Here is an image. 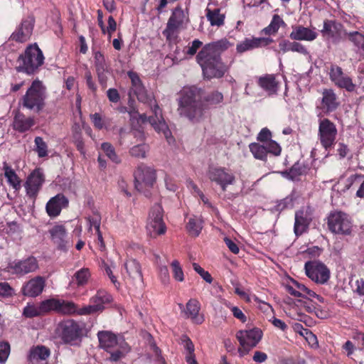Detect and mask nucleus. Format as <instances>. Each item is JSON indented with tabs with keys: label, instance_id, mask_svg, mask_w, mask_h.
<instances>
[{
	"label": "nucleus",
	"instance_id": "1",
	"mask_svg": "<svg viewBox=\"0 0 364 364\" xmlns=\"http://www.w3.org/2000/svg\"><path fill=\"white\" fill-rule=\"evenodd\" d=\"M127 74L132 82L133 92L136 95L138 100L143 102H148L150 100L151 110L154 114V116L148 117L145 114H142L139 115V119L142 122H149L157 132L163 133L164 136L168 140L171 132L162 116L161 109L155 103V101H153L147 95L139 75L132 71L128 72Z\"/></svg>",
	"mask_w": 364,
	"mask_h": 364
},
{
	"label": "nucleus",
	"instance_id": "2",
	"mask_svg": "<svg viewBox=\"0 0 364 364\" xmlns=\"http://www.w3.org/2000/svg\"><path fill=\"white\" fill-rule=\"evenodd\" d=\"M208 107L203 101L200 90L196 87L185 88L178 101V112L193 123L206 118Z\"/></svg>",
	"mask_w": 364,
	"mask_h": 364
},
{
	"label": "nucleus",
	"instance_id": "3",
	"mask_svg": "<svg viewBox=\"0 0 364 364\" xmlns=\"http://www.w3.org/2000/svg\"><path fill=\"white\" fill-rule=\"evenodd\" d=\"M97 338L100 346L110 353V360L112 361L120 360L130 351V347L124 338L117 336L112 331H99Z\"/></svg>",
	"mask_w": 364,
	"mask_h": 364
},
{
	"label": "nucleus",
	"instance_id": "4",
	"mask_svg": "<svg viewBox=\"0 0 364 364\" xmlns=\"http://www.w3.org/2000/svg\"><path fill=\"white\" fill-rule=\"evenodd\" d=\"M46 87L42 81L36 79L32 82L20 102L23 107L36 113H39L46 107Z\"/></svg>",
	"mask_w": 364,
	"mask_h": 364
},
{
	"label": "nucleus",
	"instance_id": "5",
	"mask_svg": "<svg viewBox=\"0 0 364 364\" xmlns=\"http://www.w3.org/2000/svg\"><path fill=\"white\" fill-rule=\"evenodd\" d=\"M17 61L18 63V70L31 75L35 73L43 64L44 56L41 49L35 43L28 46L24 53L19 55Z\"/></svg>",
	"mask_w": 364,
	"mask_h": 364
},
{
	"label": "nucleus",
	"instance_id": "6",
	"mask_svg": "<svg viewBox=\"0 0 364 364\" xmlns=\"http://www.w3.org/2000/svg\"><path fill=\"white\" fill-rule=\"evenodd\" d=\"M112 296L104 289H100L90 299V304L85 306L79 309H77V314L79 315H91L102 312L105 305L111 303Z\"/></svg>",
	"mask_w": 364,
	"mask_h": 364
},
{
	"label": "nucleus",
	"instance_id": "7",
	"mask_svg": "<svg viewBox=\"0 0 364 364\" xmlns=\"http://www.w3.org/2000/svg\"><path fill=\"white\" fill-rule=\"evenodd\" d=\"M146 229L151 237H156L166 232L163 208L160 204L156 203L151 208L147 219Z\"/></svg>",
	"mask_w": 364,
	"mask_h": 364
},
{
	"label": "nucleus",
	"instance_id": "8",
	"mask_svg": "<svg viewBox=\"0 0 364 364\" xmlns=\"http://www.w3.org/2000/svg\"><path fill=\"white\" fill-rule=\"evenodd\" d=\"M40 306L43 314H47L51 311L62 314H72L77 311V306L73 301L54 298L41 301Z\"/></svg>",
	"mask_w": 364,
	"mask_h": 364
},
{
	"label": "nucleus",
	"instance_id": "9",
	"mask_svg": "<svg viewBox=\"0 0 364 364\" xmlns=\"http://www.w3.org/2000/svg\"><path fill=\"white\" fill-rule=\"evenodd\" d=\"M337 134V128L333 122L328 119L319 121L318 136L321 146L326 150L334 145Z\"/></svg>",
	"mask_w": 364,
	"mask_h": 364
},
{
	"label": "nucleus",
	"instance_id": "10",
	"mask_svg": "<svg viewBox=\"0 0 364 364\" xmlns=\"http://www.w3.org/2000/svg\"><path fill=\"white\" fill-rule=\"evenodd\" d=\"M236 337L242 347V350L240 349L239 352L241 355H244L260 341L262 337V331L257 328L239 331L236 334Z\"/></svg>",
	"mask_w": 364,
	"mask_h": 364
},
{
	"label": "nucleus",
	"instance_id": "11",
	"mask_svg": "<svg viewBox=\"0 0 364 364\" xmlns=\"http://www.w3.org/2000/svg\"><path fill=\"white\" fill-rule=\"evenodd\" d=\"M82 326L72 319L60 322L57 328L59 336L65 343L77 341L82 335Z\"/></svg>",
	"mask_w": 364,
	"mask_h": 364
},
{
	"label": "nucleus",
	"instance_id": "12",
	"mask_svg": "<svg viewBox=\"0 0 364 364\" xmlns=\"http://www.w3.org/2000/svg\"><path fill=\"white\" fill-rule=\"evenodd\" d=\"M328 227L333 233L348 235L351 232L352 224L346 213L336 212L329 215Z\"/></svg>",
	"mask_w": 364,
	"mask_h": 364
},
{
	"label": "nucleus",
	"instance_id": "13",
	"mask_svg": "<svg viewBox=\"0 0 364 364\" xmlns=\"http://www.w3.org/2000/svg\"><path fill=\"white\" fill-rule=\"evenodd\" d=\"M304 269L307 277L317 284H325L330 278L329 269L319 261L306 262Z\"/></svg>",
	"mask_w": 364,
	"mask_h": 364
},
{
	"label": "nucleus",
	"instance_id": "14",
	"mask_svg": "<svg viewBox=\"0 0 364 364\" xmlns=\"http://www.w3.org/2000/svg\"><path fill=\"white\" fill-rule=\"evenodd\" d=\"M187 17L181 7H176L168 20L166 28L163 34L167 40L173 41L177 38L178 30L183 26Z\"/></svg>",
	"mask_w": 364,
	"mask_h": 364
},
{
	"label": "nucleus",
	"instance_id": "15",
	"mask_svg": "<svg viewBox=\"0 0 364 364\" xmlns=\"http://www.w3.org/2000/svg\"><path fill=\"white\" fill-rule=\"evenodd\" d=\"M134 179L135 188L140 192H145L155 183L156 173L152 168L140 166L134 172Z\"/></svg>",
	"mask_w": 364,
	"mask_h": 364
},
{
	"label": "nucleus",
	"instance_id": "16",
	"mask_svg": "<svg viewBox=\"0 0 364 364\" xmlns=\"http://www.w3.org/2000/svg\"><path fill=\"white\" fill-rule=\"evenodd\" d=\"M328 74L331 81L337 87L346 89L348 92L355 90V85L353 83L352 79L343 73L340 66L331 64Z\"/></svg>",
	"mask_w": 364,
	"mask_h": 364
},
{
	"label": "nucleus",
	"instance_id": "17",
	"mask_svg": "<svg viewBox=\"0 0 364 364\" xmlns=\"http://www.w3.org/2000/svg\"><path fill=\"white\" fill-rule=\"evenodd\" d=\"M208 176L211 181L218 184L223 191H226L228 185L234 183L235 177L233 173L223 167H210Z\"/></svg>",
	"mask_w": 364,
	"mask_h": 364
},
{
	"label": "nucleus",
	"instance_id": "18",
	"mask_svg": "<svg viewBox=\"0 0 364 364\" xmlns=\"http://www.w3.org/2000/svg\"><path fill=\"white\" fill-rule=\"evenodd\" d=\"M34 24L35 18L33 16L26 17L11 34V39L19 43L27 41L32 34Z\"/></svg>",
	"mask_w": 364,
	"mask_h": 364
},
{
	"label": "nucleus",
	"instance_id": "19",
	"mask_svg": "<svg viewBox=\"0 0 364 364\" xmlns=\"http://www.w3.org/2000/svg\"><path fill=\"white\" fill-rule=\"evenodd\" d=\"M312 221V211L309 207L301 208L295 213L294 231L296 236H300L307 231Z\"/></svg>",
	"mask_w": 364,
	"mask_h": 364
},
{
	"label": "nucleus",
	"instance_id": "20",
	"mask_svg": "<svg viewBox=\"0 0 364 364\" xmlns=\"http://www.w3.org/2000/svg\"><path fill=\"white\" fill-rule=\"evenodd\" d=\"M124 278L134 285L142 284L143 276L139 263L136 259H129L124 263Z\"/></svg>",
	"mask_w": 364,
	"mask_h": 364
},
{
	"label": "nucleus",
	"instance_id": "21",
	"mask_svg": "<svg viewBox=\"0 0 364 364\" xmlns=\"http://www.w3.org/2000/svg\"><path fill=\"white\" fill-rule=\"evenodd\" d=\"M43 182L44 176L43 173L40 169H35L28 176L25 183L27 195L30 198H36Z\"/></svg>",
	"mask_w": 364,
	"mask_h": 364
},
{
	"label": "nucleus",
	"instance_id": "22",
	"mask_svg": "<svg viewBox=\"0 0 364 364\" xmlns=\"http://www.w3.org/2000/svg\"><path fill=\"white\" fill-rule=\"evenodd\" d=\"M94 64L98 81L103 87H105L107 86V76L110 73V68L106 62L104 55L101 52H95Z\"/></svg>",
	"mask_w": 364,
	"mask_h": 364
},
{
	"label": "nucleus",
	"instance_id": "23",
	"mask_svg": "<svg viewBox=\"0 0 364 364\" xmlns=\"http://www.w3.org/2000/svg\"><path fill=\"white\" fill-rule=\"evenodd\" d=\"M321 33L324 37L331 38L334 43H338L346 37L347 32L343 30V26L341 23L326 20L323 22Z\"/></svg>",
	"mask_w": 364,
	"mask_h": 364
},
{
	"label": "nucleus",
	"instance_id": "24",
	"mask_svg": "<svg viewBox=\"0 0 364 364\" xmlns=\"http://www.w3.org/2000/svg\"><path fill=\"white\" fill-rule=\"evenodd\" d=\"M318 37L315 28H310L301 25H294L291 26V31L289 38L293 41H313Z\"/></svg>",
	"mask_w": 364,
	"mask_h": 364
},
{
	"label": "nucleus",
	"instance_id": "25",
	"mask_svg": "<svg viewBox=\"0 0 364 364\" xmlns=\"http://www.w3.org/2000/svg\"><path fill=\"white\" fill-rule=\"evenodd\" d=\"M9 268L13 273L23 275L35 272L38 268V264L36 259L31 257L11 264Z\"/></svg>",
	"mask_w": 364,
	"mask_h": 364
},
{
	"label": "nucleus",
	"instance_id": "26",
	"mask_svg": "<svg viewBox=\"0 0 364 364\" xmlns=\"http://www.w3.org/2000/svg\"><path fill=\"white\" fill-rule=\"evenodd\" d=\"M201 68L204 77L207 79L220 78L228 70V68L221 61V59L214 61V63H209Z\"/></svg>",
	"mask_w": 364,
	"mask_h": 364
},
{
	"label": "nucleus",
	"instance_id": "27",
	"mask_svg": "<svg viewBox=\"0 0 364 364\" xmlns=\"http://www.w3.org/2000/svg\"><path fill=\"white\" fill-rule=\"evenodd\" d=\"M45 287V279L42 277H36L28 281L23 287V294L27 296L35 297L43 291Z\"/></svg>",
	"mask_w": 364,
	"mask_h": 364
},
{
	"label": "nucleus",
	"instance_id": "28",
	"mask_svg": "<svg viewBox=\"0 0 364 364\" xmlns=\"http://www.w3.org/2000/svg\"><path fill=\"white\" fill-rule=\"evenodd\" d=\"M200 311V302L196 299H191L186 304L184 314L187 318L191 319L193 323L201 324L204 321V316L199 314Z\"/></svg>",
	"mask_w": 364,
	"mask_h": 364
},
{
	"label": "nucleus",
	"instance_id": "29",
	"mask_svg": "<svg viewBox=\"0 0 364 364\" xmlns=\"http://www.w3.org/2000/svg\"><path fill=\"white\" fill-rule=\"evenodd\" d=\"M68 200L62 194H58L52 198L46 204V211L49 216H58L63 208L67 207Z\"/></svg>",
	"mask_w": 364,
	"mask_h": 364
},
{
	"label": "nucleus",
	"instance_id": "30",
	"mask_svg": "<svg viewBox=\"0 0 364 364\" xmlns=\"http://www.w3.org/2000/svg\"><path fill=\"white\" fill-rule=\"evenodd\" d=\"M50 350L43 346H38L31 349L28 361L30 364H48Z\"/></svg>",
	"mask_w": 364,
	"mask_h": 364
},
{
	"label": "nucleus",
	"instance_id": "31",
	"mask_svg": "<svg viewBox=\"0 0 364 364\" xmlns=\"http://www.w3.org/2000/svg\"><path fill=\"white\" fill-rule=\"evenodd\" d=\"M257 84L269 95L276 94L279 87V82L277 80L276 76L272 74H266L259 77Z\"/></svg>",
	"mask_w": 364,
	"mask_h": 364
},
{
	"label": "nucleus",
	"instance_id": "32",
	"mask_svg": "<svg viewBox=\"0 0 364 364\" xmlns=\"http://www.w3.org/2000/svg\"><path fill=\"white\" fill-rule=\"evenodd\" d=\"M35 124V120L31 117H26L19 111H16L13 121V128L23 133L29 130Z\"/></svg>",
	"mask_w": 364,
	"mask_h": 364
},
{
	"label": "nucleus",
	"instance_id": "33",
	"mask_svg": "<svg viewBox=\"0 0 364 364\" xmlns=\"http://www.w3.org/2000/svg\"><path fill=\"white\" fill-rule=\"evenodd\" d=\"M49 233L50 234L52 241L57 245L58 248L65 250L67 232L65 227L61 225H55L50 229Z\"/></svg>",
	"mask_w": 364,
	"mask_h": 364
},
{
	"label": "nucleus",
	"instance_id": "34",
	"mask_svg": "<svg viewBox=\"0 0 364 364\" xmlns=\"http://www.w3.org/2000/svg\"><path fill=\"white\" fill-rule=\"evenodd\" d=\"M220 59L221 58L216 55L208 44L205 45L196 55V61L200 67Z\"/></svg>",
	"mask_w": 364,
	"mask_h": 364
},
{
	"label": "nucleus",
	"instance_id": "35",
	"mask_svg": "<svg viewBox=\"0 0 364 364\" xmlns=\"http://www.w3.org/2000/svg\"><path fill=\"white\" fill-rule=\"evenodd\" d=\"M322 106L327 112L335 110L338 106L336 95L331 89H325L322 92Z\"/></svg>",
	"mask_w": 364,
	"mask_h": 364
},
{
	"label": "nucleus",
	"instance_id": "36",
	"mask_svg": "<svg viewBox=\"0 0 364 364\" xmlns=\"http://www.w3.org/2000/svg\"><path fill=\"white\" fill-rule=\"evenodd\" d=\"M3 170L8 183L14 189L18 191L21 187V181L16 173L15 171L6 162H4L3 164Z\"/></svg>",
	"mask_w": 364,
	"mask_h": 364
},
{
	"label": "nucleus",
	"instance_id": "37",
	"mask_svg": "<svg viewBox=\"0 0 364 364\" xmlns=\"http://www.w3.org/2000/svg\"><path fill=\"white\" fill-rule=\"evenodd\" d=\"M264 41V38H245L237 45V51L239 53H242L247 50L258 48L261 43Z\"/></svg>",
	"mask_w": 364,
	"mask_h": 364
},
{
	"label": "nucleus",
	"instance_id": "38",
	"mask_svg": "<svg viewBox=\"0 0 364 364\" xmlns=\"http://www.w3.org/2000/svg\"><path fill=\"white\" fill-rule=\"evenodd\" d=\"M206 17L210 21L211 26L220 27L224 24L225 15L220 13V9H214L213 10H211L210 9L207 8Z\"/></svg>",
	"mask_w": 364,
	"mask_h": 364
},
{
	"label": "nucleus",
	"instance_id": "39",
	"mask_svg": "<svg viewBox=\"0 0 364 364\" xmlns=\"http://www.w3.org/2000/svg\"><path fill=\"white\" fill-rule=\"evenodd\" d=\"M250 150L254 157L257 159L266 161L267 156V150L264 144L251 143L249 145Z\"/></svg>",
	"mask_w": 364,
	"mask_h": 364
},
{
	"label": "nucleus",
	"instance_id": "40",
	"mask_svg": "<svg viewBox=\"0 0 364 364\" xmlns=\"http://www.w3.org/2000/svg\"><path fill=\"white\" fill-rule=\"evenodd\" d=\"M208 44L210 45V47L218 58H220L222 53L232 46V44L226 38H223L218 41H214Z\"/></svg>",
	"mask_w": 364,
	"mask_h": 364
},
{
	"label": "nucleus",
	"instance_id": "41",
	"mask_svg": "<svg viewBox=\"0 0 364 364\" xmlns=\"http://www.w3.org/2000/svg\"><path fill=\"white\" fill-rule=\"evenodd\" d=\"M90 276L91 274L88 268H82L74 274L73 279L75 280L78 287L85 286L87 284Z\"/></svg>",
	"mask_w": 364,
	"mask_h": 364
},
{
	"label": "nucleus",
	"instance_id": "42",
	"mask_svg": "<svg viewBox=\"0 0 364 364\" xmlns=\"http://www.w3.org/2000/svg\"><path fill=\"white\" fill-rule=\"evenodd\" d=\"M223 100V95L221 92L218 91H214L208 95H207L203 99V101L205 102V105L208 106V109H210V106L217 105L221 103Z\"/></svg>",
	"mask_w": 364,
	"mask_h": 364
},
{
	"label": "nucleus",
	"instance_id": "43",
	"mask_svg": "<svg viewBox=\"0 0 364 364\" xmlns=\"http://www.w3.org/2000/svg\"><path fill=\"white\" fill-rule=\"evenodd\" d=\"M186 228L190 235L196 237L202 230V221L199 218H191L189 219Z\"/></svg>",
	"mask_w": 364,
	"mask_h": 364
},
{
	"label": "nucleus",
	"instance_id": "44",
	"mask_svg": "<svg viewBox=\"0 0 364 364\" xmlns=\"http://www.w3.org/2000/svg\"><path fill=\"white\" fill-rule=\"evenodd\" d=\"M284 23V22L282 19V18L279 15L275 14L273 16V18H272V20L270 24L264 29V31L266 34H269V35L275 33L277 32V31L280 28V26Z\"/></svg>",
	"mask_w": 364,
	"mask_h": 364
},
{
	"label": "nucleus",
	"instance_id": "45",
	"mask_svg": "<svg viewBox=\"0 0 364 364\" xmlns=\"http://www.w3.org/2000/svg\"><path fill=\"white\" fill-rule=\"evenodd\" d=\"M35 151L38 157L43 158L48 155V146L41 136H36L34 139Z\"/></svg>",
	"mask_w": 364,
	"mask_h": 364
},
{
	"label": "nucleus",
	"instance_id": "46",
	"mask_svg": "<svg viewBox=\"0 0 364 364\" xmlns=\"http://www.w3.org/2000/svg\"><path fill=\"white\" fill-rule=\"evenodd\" d=\"M346 37L359 48L364 46V35L358 31L346 33Z\"/></svg>",
	"mask_w": 364,
	"mask_h": 364
},
{
	"label": "nucleus",
	"instance_id": "47",
	"mask_svg": "<svg viewBox=\"0 0 364 364\" xmlns=\"http://www.w3.org/2000/svg\"><path fill=\"white\" fill-rule=\"evenodd\" d=\"M102 151L105 153L107 156L114 163H119L120 161L119 157L115 153L114 147L111 144L108 142L102 143L101 145Z\"/></svg>",
	"mask_w": 364,
	"mask_h": 364
},
{
	"label": "nucleus",
	"instance_id": "48",
	"mask_svg": "<svg viewBox=\"0 0 364 364\" xmlns=\"http://www.w3.org/2000/svg\"><path fill=\"white\" fill-rule=\"evenodd\" d=\"M171 266L173 278L178 282H183L184 280V274L179 262L173 260Z\"/></svg>",
	"mask_w": 364,
	"mask_h": 364
},
{
	"label": "nucleus",
	"instance_id": "49",
	"mask_svg": "<svg viewBox=\"0 0 364 364\" xmlns=\"http://www.w3.org/2000/svg\"><path fill=\"white\" fill-rule=\"evenodd\" d=\"M296 307L299 308L300 309H304L308 313H314L316 308L315 307L313 301L310 299L303 298V299H297Z\"/></svg>",
	"mask_w": 364,
	"mask_h": 364
},
{
	"label": "nucleus",
	"instance_id": "50",
	"mask_svg": "<svg viewBox=\"0 0 364 364\" xmlns=\"http://www.w3.org/2000/svg\"><path fill=\"white\" fill-rule=\"evenodd\" d=\"M147 151V146L144 144H138L134 146L129 150V153L132 156L136 158H144L146 156V152Z\"/></svg>",
	"mask_w": 364,
	"mask_h": 364
},
{
	"label": "nucleus",
	"instance_id": "51",
	"mask_svg": "<svg viewBox=\"0 0 364 364\" xmlns=\"http://www.w3.org/2000/svg\"><path fill=\"white\" fill-rule=\"evenodd\" d=\"M23 314L26 317H28V318H32V317L38 316L43 314V313L41 310L40 305L38 306H35L33 305H28L24 308Z\"/></svg>",
	"mask_w": 364,
	"mask_h": 364
},
{
	"label": "nucleus",
	"instance_id": "52",
	"mask_svg": "<svg viewBox=\"0 0 364 364\" xmlns=\"http://www.w3.org/2000/svg\"><path fill=\"white\" fill-rule=\"evenodd\" d=\"M267 147V154L270 153L274 156H279L281 154V146L275 141L269 140L264 144Z\"/></svg>",
	"mask_w": 364,
	"mask_h": 364
},
{
	"label": "nucleus",
	"instance_id": "53",
	"mask_svg": "<svg viewBox=\"0 0 364 364\" xmlns=\"http://www.w3.org/2000/svg\"><path fill=\"white\" fill-rule=\"evenodd\" d=\"M10 353V345L7 342H0V363H4Z\"/></svg>",
	"mask_w": 364,
	"mask_h": 364
},
{
	"label": "nucleus",
	"instance_id": "54",
	"mask_svg": "<svg viewBox=\"0 0 364 364\" xmlns=\"http://www.w3.org/2000/svg\"><path fill=\"white\" fill-rule=\"evenodd\" d=\"M293 284L296 287V289H298L300 292L302 293V298H306L304 296V294L306 295L311 296V297H317L319 298V296L317 295L314 291L310 290L308 289L304 284H300L296 281H293Z\"/></svg>",
	"mask_w": 364,
	"mask_h": 364
},
{
	"label": "nucleus",
	"instance_id": "55",
	"mask_svg": "<svg viewBox=\"0 0 364 364\" xmlns=\"http://www.w3.org/2000/svg\"><path fill=\"white\" fill-rule=\"evenodd\" d=\"M202 41L198 39H195L192 41L191 45L187 48L185 53L189 57H193L196 54L198 50L202 46Z\"/></svg>",
	"mask_w": 364,
	"mask_h": 364
},
{
	"label": "nucleus",
	"instance_id": "56",
	"mask_svg": "<svg viewBox=\"0 0 364 364\" xmlns=\"http://www.w3.org/2000/svg\"><path fill=\"white\" fill-rule=\"evenodd\" d=\"M193 269L208 283L210 284L213 282V278L208 272L205 271L197 263H193Z\"/></svg>",
	"mask_w": 364,
	"mask_h": 364
},
{
	"label": "nucleus",
	"instance_id": "57",
	"mask_svg": "<svg viewBox=\"0 0 364 364\" xmlns=\"http://www.w3.org/2000/svg\"><path fill=\"white\" fill-rule=\"evenodd\" d=\"M14 294V289L7 282L0 283V299L12 296Z\"/></svg>",
	"mask_w": 364,
	"mask_h": 364
},
{
	"label": "nucleus",
	"instance_id": "58",
	"mask_svg": "<svg viewBox=\"0 0 364 364\" xmlns=\"http://www.w3.org/2000/svg\"><path fill=\"white\" fill-rule=\"evenodd\" d=\"M150 347L154 354V360L156 364H166L165 359L161 355V350L156 346V345L155 343H151Z\"/></svg>",
	"mask_w": 364,
	"mask_h": 364
},
{
	"label": "nucleus",
	"instance_id": "59",
	"mask_svg": "<svg viewBox=\"0 0 364 364\" xmlns=\"http://www.w3.org/2000/svg\"><path fill=\"white\" fill-rule=\"evenodd\" d=\"M88 221L90 223L89 230H92V228L93 227L96 231H98L100 230V223H101V218L99 214H95L93 217L88 218Z\"/></svg>",
	"mask_w": 364,
	"mask_h": 364
},
{
	"label": "nucleus",
	"instance_id": "60",
	"mask_svg": "<svg viewBox=\"0 0 364 364\" xmlns=\"http://www.w3.org/2000/svg\"><path fill=\"white\" fill-rule=\"evenodd\" d=\"M291 49L292 52H296L304 55L309 54L306 48L304 45L301 44L299 42H296V41L292 42V46Z\"/></svg>",
	"mask_w": 364,
	"mask_h": 364
},
{
	"label": "nucleus",
	"instance_id": "61",
	"mask_svg": "<svg viewBox=\"0 0 364 364\" xmlns=\"http://www.w3.org/2000/svg\"><path fill=\"white\" fill-rule=\"evenodd\" d=\"M271 135V132L267 128H264L260 131L257 139L263 144H266L267 141L270 140Z\"/></svg>",
	"mask_w": 364,
	"mask_h": 364
},
{
	"label": "nucleus",
	"instance_id": "62",
	"mask_svg": "<svg viewBox=\"0 0 364 364\" xmlns=\"http://www.w3.org/2000/svg\"><path fill=\"white\" fill-rule=\"evenodd\" d=\"M107 96L112 102L117 103L120 100L119 94L117 89L110 88L107 91Z\"/></svg>",
	"mask_w": 364,
	"mask_h": 364
},
{
	"label": "nucleus",
	"instance_id": "63",
	"mask_svg": "<svg viewBox=\"0 0 364 364\" xmlns=\"http://www.w3.org/2000/svg\"><path fill=\"white\" fill-rule=\"evenodd\" d=\"M90 117L94 126L96 128L101 129L104 127V122L102 120L101 115L99 113H95L92 114Z\"/></svg>",
	"mask_w": 364,
	"mask_h": 364
},
{
	"label": "nucleus",
	"instance_id": "64",
	"mask_svg": "<svg viewBox=\"0 0 364 364\" xmlns=\"http://www.w3.org/2000/svg\"><path fill=\"white\" fill-rule=\"evenodd\" d=\"M159 275H160L161 282L164 284H166L169 282L170 277H169L168 269L166 266H163V267H160Z\"/></svg>",
	"mask_w": 364,
	"mask_h": 364
}]
</instances>
